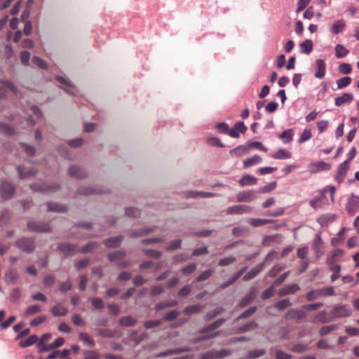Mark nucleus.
I'll use <instances>...</instances> for the list:
<instances>
[{
    "label": "nucleus",
    "mask_w": 359,
    "mask_h": 359,
    "mask_svg": "<svg viewBox=\"0 0 359 359\" xmlns=\"http://www.w3.org/2000/svg\"><path fill=\"white\" fill-rule=\"evenodd\" d=\"M353 311L349 305H339L333 308L331 314L334 318H346L352 315Z\"/></svg>",
    "instance_id": "obj_1"
},
{
    "label": "nucleus",
    "mask_w": 359,
    "mask_h": 359,
    "mask_svg": "<svg viewBox=\"0 0 359 359\" xmlns=\"http://www.w3.org/2000/svg\"><path fill=\"white\" fill-rule=\"evenodd\" d=\"M124 256L125 255L119 251L114 253H111L108 255L109 259L111 262H116V264L121 268L126 267L128 264V263L124 260Z\"/></svg>",
    "instance_id": "obj_2"
},
{
    "label": "nucleus",
    "mask_w": 359,
    "mask_h": 359,
    "mask_svg": "<svg viewBox=\"0 0 359 359\" xmlns=\"http://www.w3.org/2000/svg\"><path fill=\"white\" fill-rule=\"evenodd\" d=\"M330 169V165L324 161H316L309 165V170L312 173H316L323 170Z\"/></svg>",
    "instance_id": "obj_3"
},
{
    "label": "nucleus",
    "mask_w": 359,
    "mask_h": 359,
    "mask_svg": "<svg viewBox=\"0 0 359 359\" xmlns=\"http://www.w3.org/2000/svg\"><path fill=\"white\" fill-rule=\"evenodd\" d=\"M346 209L348 213H354L359 210V197L352 195L347 202Z\"/></svg>",
    "instance_id": "obj_4"
},
{
    "label": "nucleus",
    "mask_w": 359,
    "mask_h": 359,
    "mask_svg": "<svg viewBox=\"0 0 359 359\" xmlns=\"http://www.w3.org/2000/svg\"><path fill=\"white\" fill-rule=\"evenodd\" d=\"M16 245L27 252L32 251L34 248V242L30 238H22L17 241Z\"/></svg>",
    "instance_id": "obj_5"
},
{
    "label": "nucleus",
    "mask_w": 359,
    "mask_h": 359,
    "mask_svg": "<svg viewBox=\"0 0 359 359\" xmlns=\"http://www.w3.org/2000/svg\"><path fill=\"white\" fill-rule=\"evenodd\" d=\"M348 170V161L342 163L338 168L335 180L338 183H341L344 180L346 172Z\"/></svg>",
    "instance_id": "obj_6"
},
{
    "label": "nucleus",
    "mask_w": 359,
    "mask_h": 359,
    "mask_svg": "<svg viewBox=\"0 0 359 359\" xmlns=\"http://www.w3.org/2000/svg\"><path fill=\"white\" fill-rule=\"evenodd\" d=\"M251 211V208L248 205H233L231 207H229L226 210L227 214H243V213H248Z\"/></svg>",
    "instance_id": "obj_7"
},
{
    "label": "nucleus",
    "mask_w": 359,
    "mask_h": 359,
    "mask_svg": "<svg viewBox=\"0 0 359 359\" xmlns=\"http://www.w3.org/2000/svg\"><path fill=\"white\" fill-rule=\"evenodd\" d=\"M14 192L13 187L8 182H3L1 187V194L4 198H10Z\"/></svg>",
    "instance_id": "obj_8"
},
{
    "label": "nucleus",
    "mask_w": 359,
    "mask_h": 359,
    "mask_svg": "<svg viewBox=\"0 0 359 359\" xmlns=\"http://www.w3.org/2000/svg\"><path fill=\"white\" fill-rule=\"evenodd\" d=\"M343 253V250L339 249L334 250L327 259V264L332 265L336 262H340Z\"/></svg>",
    "instance_id": "obj_9"
},
{
    "label": "nucleus",
    "mask_w": 359,
    "mask_h": 359,
    "mask_svg": "<svg viewBox=\"0 0 359 359\" xmlns=\"http://www.w3.org/2000/svg\"><path fill=\"white\" fill-rule=\"evenodd\" d=\"M316 72L315 76L318 79H322L325 74L326 65L324 60L318 59L316 62Z\"/></svg>",
    "instance_id": "obj_10"
},
{
    "label": "nucleus",
    "mask_w": 359,
    "mask_h": 359,
    "mask_svg": "<svg viewBox=\"0 0 359 359\" xmlns=\"http://www.w3.org/2000/svg\"><path fill=\"white\" fill-rule=\"evenodd\" d=\"M255 198V194L252 191L240 192L236 196L237 201L239 202H248Z\"/></svg>",
    "instance_id": "obj_11"
},
{
    "label": "nucleus",
    "mask_w": 359,
    "mask_h": 359,
    "mask_svg": "<svg viewBox=\"0 0 359 359\" xmlns=\"http://www.w3.org/2000/svg\"><path fill=\"white\" fill-rule=\"evenodd\" d=\"M32 189L34 191L49 192L58 189L57 185H50L46 183H41L39 185L35 184L32 186Z\"/></svg>",
    "instance_id": "obj_12"
},
{
    "label": "nucleus",
    "mask_w": 359,
    "mask_h": 359,
    "mask_svg": "<svg viewBox=\"0 0 359 359\" xmlns=\"http://www.w3.org/2000/svg\"><path fill=\"white\" fill-rule=\"evenodd\" d=\"M346 27V24L343 20L335 21L330 27V31L333 34L341 32Z\"/></svg>",
    "instance_id": "obj_13"
},
{
    "label": "nucleus",
    "mask_w": 359,
    "mask_h": 359,
    "mask_svg": "<svg viewBox=\"0 0 359 359\" xmlns=\"http://www.w3.org/2000/svg\"><path fill=\"white\" fill-rule=\"evenodd\" d=\"M19 278V275L17 271L10 270L5 274V281L9 285H13L16 283Z\"/></svg>",
    "instance_id": "obj_14"
},
{
    "label": "nucleus",
    "mask_w": 359,
    "mask_h": 359,
    "mask_svg": "<svg viewBox=\"0 0 359 359\" xmlns=\"http://www.w3.org/2000/svg\"><path fill=\"white\" fill-rule=\"evenodd\" d=\"M299 289V287L297 285H290L280 290L278 294L280 296H285L287 294H294Z\"/></svg>",
    "instance_id": "obj_15"
},
{
    "label": "nucleus",
    "mask_w": 359,
    "mask_h": 359,
    "mask_svg": "<svg viewBox=\"0 0 359 359\" xmlns=\"http://www.w3.org/2000/svg\"><path fill=\"white\" fill-rule=\"evenodd\" d=\"M11 91L15 93V87L11 82L6 81L4 83L3 86L0 87V97H4L6 95V91Z\"/></svg>",
    "instance_id": "obj_16"
},
{
    "label": "nucleus",
    "mask_w": 359,
    "mask_h": 359,
    "mask_svg": "<svg viewBox=\"0 0 359 359\" xmlns=\"http://www.w3.org/2000/svg\"><path fill=\"white\" fill-rule=\"evenodd\" d=\"M353 99V96L348 93H344L343 95L335 98V105L341 106L344 104L350 102Z\"/></svg>",
    "instance_id": "obj_17"
},
{
    "label": "nucleus",
    "mask_w": 359,
    "mask_h": 359,
    "mask_svg": "<svg viewBox=\"0 0 359 359\" xmlns=\"http://www.w3.org/2000/svg\"><path fill=\"white\" fill-rule=\"evenodd\" d=\"M69 174L76 178H83L86 176L85 171L78 166H72L69 168Z\"/></svg>",
    "instance_id": "obj_18"
},
{
    "label": "nucleus",
    "mask_w": 359,
    "mask_h": 359,
    "mask_svg": "<svg viewBox=\"0 0 359 359\" xmlns=\"http://www.w3.org/2000/svg\"><path fill=\"white\" fill-rule=\"evenodd\" d=\"M256 183L257 179L250 175H243V177L239 180V184L242 187L255 184Z\"/></svg>",
    "instance_id": "obj_19"
},
{
    "label": "nucleus",
    "mask_w": 359,
    "mask_h": 359,
    "mask_svg": "<svg viewBox=\"0 0 359 359\" xmlns=\"http://www.w3.org/2000/svg\"><path fill=\"white\" fill-rule=\"evenodd\" d=\"M248 151V147L247 145H241L237 147L236 148L230 151V154L232 156H241L245 154Z\"/></svg>",
    "instance_id": "obj_20"
},
{
    "label": "nucleus",
    "mask_w": 359,
    "mask_h": 359,
    "mask_svg": "<svg viewBox=\"0 0 359 359\" xmlns=\"http://www.w3.org/2000/svg\"><path fill=\"white\" fill-rule=\"evenodd\" d=\"M262 161V157L257 155H255L251 158H246L243 161V165L245 168L250 167L257 163H259Z\"/></svg>",
    "instance_id": "obj_21"
},
{
    "label": "nucleus",
    "mask_w": 359,
    "mask_h": 359,
    "mask_svg": "<svg viewBox=\"0 0 359 359\" xmlns=\"http://www.w3.org/2000/svg\"><path fill=\"white\" fill-rule=\"evenodd\" d=\"M299 48L302 53L309 54L313 50V43L311 40H306L299 45Z\"/></svg>",
    "instance_id": "obj_22"
},
{
    "label": "nucleus",
    "mask_w": 359,
    "mask_h": 359,
    "mask_svg": "<svg viewBox=\"0 0 359 359\" xmlns=\"http://www.w3.org/2000/svg\"><path fill=\"white\" fill-rule=\"evenodd\" d=\"M335 55L337 58H341L346 56L348 53V50L343 45L337 44L335 48Z\"/></svg>",
    "instance_id": "obj_23"
},
{
    "label": "nucleus",
    "mask_w": 359,
    "mask_h": 359,
    "mask_svg": "<svg viewBox=\"0 0 359 359\" xmlns=\"http://www.w3.org/2000/svg\"><path fill=\"white\" fill-rule=\"evenodd\" d=\"M51 313L54 316H66L67 309L60 305H56L52 308Z\"/></svg>",
    "instance_id": "obj_24"
},
{
    "label": "nucleus",
    "mask_w": 359,
    "mask_h": 359,
    "mask_svg": "<svg viewBox=\"0 0 359 359\" xmlns=\"http://www.w3.org/2000/svg\"><path fill=\"white\" fill-rule=\"evenodd\" d=\"M41 310V307L39 305H31L27 307L25 312V316L29 317L39 313Z\"/></svg>",
    "instance_id": "obj_25"
},
{
    "label": "nucleus",
    "mask_w": 359,
    "mask_h": 359,
    "mask_svg": "<svg viewBox=\"0 0 359 359\" xmlns=\"http://www.w3.org/2000/svg\"><path fill=\"white\" fill-rule=\"evenodd\" d=\"M272 157L276 159H286L291 157V154L285 149H279Z\"/></svg>",
    "instance_id": "obj_26"
},
{
    "label": "nucleus",
    "mask_w": 359,
    "mask_h": 359,
    "mask_svg": "<svg viewBox=\"0 0 359 359\" xmlns=\"http://www.w3.org/2000/svg\"><path fill=\"white\" fill-rule=\"evenodd\" d=\"M313 250L318 254V256H320L323 254V242L319 236H318L313 245Z\"/></svg>",
    "instance_id": "obj_27"
},
{
    "label": "nucleus",
    "mask_w": 359,
    "mask_h": 359,
    "mask_svg": "<svg viewBox=\"0 0 359 359\" xmlns=\"http://www.w3.org/2000/svg\"><path fill=\"white\" fill-rule=\"evenodd\" d=\"M245 271V269H243L240 270L239 271H238L235 275H233V276L231 278V280H229L226 283L222 284L220 287L224 289V288L228 287L229 285L233 284L238 278H239L242 276V274L244 273Z\"/></svg>",
    "instance_id": "obj_28"
},
{
    "label": "nucleus",
    "mask_w": 359,
    "mask_h": 359,
    "mask_svg": "<svg viewBox=\"0 0 359 359\" xmlns=\"http://www.w3.org/2000/svg\"><path fill=\"white\" fill-rule=\"evenodd\" d=\"M122 241L121 237H114L105 241V245L107 247L114 248L117 247Z\"/></svg>",
    "instance_id": "obj_29"
},
{
    "label": "nucleus",
    "mask_w": 359,
    "mask_h": 359,
    "mask_svg": "<svg viewBox=\"0 0 359 359\" xmlns=\"http://www.w3.org/2000/svg\"><path fill=\"white\" fill-rule=\"evenodd\" d=\"M312 133L311 130L310 128H305L302 133L299 139V143H303L307 140H309L311 137Z\"/></svg>",
    "instance_id": "obj_30"
},
{
    "label": "nucleus",
    "mask_w": 359,
    "mask_h": 359,
    "mask_svg": "<svg viewBox=\"0 0 359 359\" xmlns=\"http://www.w3.org/2000/svg\"><path fill=\"white\" fill-rule=\"evenodd\" d=\"M48 208L50 211L55 212H65L67 210V208L65 205L53 203H48Z\"/></svg>",
    "instance_id": "obj_31"
},
{
    "label": "nucleus",
    "mask_w": 359,
    "mask_h": 359,
    "mask_svg": "<svg viewBox=\"0 0 359 359\" xmlns=\"http://www.w3.org/2000/svg\"><path fill=\"white\" fill-rule=\"evenodd\" d=\"M351 81V79L348 76L343 77L341 79H339L337 81V88L339 89L344 88L346 86H348Z\"/></svg>",
    "instance_id": "obj_32"
},
{
    "label": "nucleus",
    "mask_w": 359,
    "mask_h": 359,
    "mask_svg": "<svg viewBox=\"0 0 359 359\" xmlns=\"http://www.w3.org/2000/svg\"><path fill=\"white\" fill-rule=\"evenodd\" d=\"M135 323V319L130 316L123 317L120 319V324L123 326H133Z\"/></svg>",
    "instance_id": "obj_33"
},
{
    "label": "nucleus",
    "mask_w": 359,
    "mask_h": 359,
    "mask_svg": "<svg viewBox=\"0 0 359 359\" xmlns=\"http://www.w3.org/2000/svg\"><path fill=\"white\" fill-rule=\"evenodd\" d=\"M262 270V266H256L252 269L245 276L243 279L245 280H248L254 278L260 271Z\"/></svg>",
    "instance_id": "obj_34"
},
{
    "label": "nucleus",
    "mask_w": 359,
    "mask_h": 359,
    "mask_svg": "<svg viewBox=\"0 0 359 359\" xmlns=\"http://www.w3.org/2000/svg\"><path fill=\"white\" fill-rule=\"evenodd\" d=\"M37 339H38L37 336L35 334H33V335L30 336L27 340L21 341L20 346L22 347H27V346H32V344H34V343L36 342Z\"/></svg>",
    "instance_id": "obj_35"
},
{
    "label": "nucleus",
    "mask_w": 359,
    "mask_h": 359,
    "mask_svg": "<svg viewBox=\"0 0 359 359\" xmlns=\"http://www.w3.org/2000/svg\"><path fill=\"white\" fill-rule=\"evenodd\" d=\"M293 133L292 130H287L283 131L280 135V138L283 140L285 142L288 143L290 142L292 139Z\"/></svg>",
    "instance_id": "obj_36"
},
{
    "label": "nucleus",
    "mask_w": 359,
    "mask_h": 359,
    "mask_svg": "<svg viewBox=\"0 0 359 359\" xmlns=\"http://www.w3.org/2000/svg\"><path fill=\"white\" fill-rule=\"evenodd\" d=\"M60 250L66 255H71L75 251L74 246L69 244H62L59 247Z\"/></svg>",
    "instance_id": "obj_37"
},
{
    "label": "nucleus",
    "mask_w": 359,
    "mask_h": 359,
    "mask_svg": "<svg viewBox=\"0 0 359 359\" xmlns=\"http://www.w3.org/2000/svg\"><path fill=\"white\" fill-rule=\"evenodd\" d=\"M202 309L201 306L194 305L186 307L183 310V313L185 314H191L200 311Z\"/></svg>",
    "instance_id": "obj_38"
},
{
    "label": "nucleus",
    "mask_w": 359,
    "mask_h": 359,
    "mask_svg": "<svg viewBox=\"0 0 359 359\" xmlns=\"http://www.w3.org/2000/svg\"><path fill=\"white\" fill-rule=\"evenodd\" d=\"M336 329H337V326L334 325L323 326V327H321L320 329L319 334L321 336H324V335H326L328 333H330L331 331H333Z\"/></svg>",
    "instance_id": "obj_39"
},
{
    "label": "nucleus",
    "mask_w": 359,
    "mask_h": 359,
    "mask_svg": "<svg viewBox=\"0 0 359 359\" xmlns=\"http://www.w3.org/2000/svg\"><path fill=\"white\" fill-rule=\"evenodd\" d=\"M269 222V220L265 219H250L249 221V223L254 226H263Z\"/></svg>",
    "instance_id": "obj_40"
},
{
    "label": "nucleus",
    "mask_w": 359,
    "mask_h": 359,
    "mask_svg": "<svg viewBox=\"0 0 359 359\" xmlns=\"http://www.w3.org/2000/svg\"><path fill=\"white\" fill-rule=\"evenodd\" d=\"M28 228L38 231H46L48 230V226L45 225H39L36 223H29Z\"/></svg>",
    "instance_id": "obj_41"
},
{
    "label": "nucleus",
    "mask_w": 359,
    "mask_h": 359,
    "mask_svg": "<svg viewBox=\"0 0 359 359\" xmlns=\"http://www.w3.org/2000/svg\"><path fill=\"white\" fill-rule=\"evenodd\" d=\"M291 305L290 302L287 299H282L276 304V308L283 310Z\"/></svg>",
    "instance_id": "obj_42"
},
{
    "label": "nucleus",
    "mask_w": 359,
    "mask_h": 359,
    "mask_svg": "<svg viewBox=\"0 0 359 359\" xmlns=\"http://www.w3.org/2000/svg\"><path fill=\"white\" fill-rule=\"evenodd\" d=\"M79 338L81 341H83V342L88 344L90 346H93L94 344H95V342L94 341L90 339L88 334L86 333V332H81L79 334Z\"/></svg>",
    "instance_id": "obj_43"
},
{
    "label": "nucleus",
    "mask_w": 359,
    "mask_h": 359,
    "mask_svg": "<svg viewBox=\"0 0 359 359\" xmlns=\"http://www.w3.org/2000/svg\"><path fill=\"white\" fill-rule=\"evenodd\" d=\"M320 296H331L334 294V288L331 286L319 289Z\"/></svg>",
    "instance_id": "obj_44"
},
{
    "label": "nucleus",
    "mask_w": 359,
    "mask_h": 359,
    "mask_svg": "<svg viewBox=\"0 0 359 359\" xmlns=\"http://www.w3.org/2000/svg\"><path fill=\"white\" fill-rule=\"evenodd\" d=\"M32 62L34 65H36L37 67H39L41 69H46L47 68L46 62L44 60L39 58V57H36V56L32 58Z\"/></svg>",
    "instance_id": "obj_45"
},
{
    "label": "nucleus",
    "mask_w": 359,
    "mask_h": 359,
    "mask_svg": "<svg viewBox=\"0 0 359 359\" xmlns=\"http://www.w3.org/2000/svg\"><path fill=\"white\" fill-rule=\"evenodd\" d=\"M338 69L341 73L347 74L351 73V66L348 63H341L339 65Z\"/></svg>",
    "instance_id": "obj_46"
},
{
    "label": "nucleus",
    "mask_w": 359,
    "mask_h": 359,
    "mask_svg": "<svg viewBox=\"0 0 359 359\" xmlns=\"http://www.w3.org/2000/svg\"><path fill=\"white\" fill-rule=\"evenodd\" d=\"M37 346L39 347V353L46 352L53 349L51 344L46 345L43 341H39L37 344Z\"/></svg>",
    "instance_id": "obj_47"
},
{
    "label": "nucleus",
    "mask_w": 359,
    "mask_h": 359,
    "mask_svg": "<svg viewBox=\"0 0 359 359\" xmlns=\"http://www.w3.org/2000/svg\"><path fill=\"white\" fill-rule=\"evenodd\" d=\"M218 352L216 351H211L203 354L201 357V359H217Z\"/></svg>",
    "instance_id": "obj_48"
},
{
    "label": "nucleus",
    "mask_w": 359,
    "mask_h": 359,
    "mask_svg": "<svg viewBox=\"0 0 359 359\" xmlns=\"http://www.w3.org/2000/svg\"><path fill=\"white\" fill-rule=\"evenodd\" d=\"M30 59V53L28 51H22L20 53V60L24 65H28Z\"/></svg>",
    "instance_id": "obj_49"
},
{
    "label": "nucleus",
    "mask_w": 359,
    "mask_h": 359,
    "mask_svg": "<svg viewBox=\"0 0 359 359\" xmlns=\"http://www.w3.org/2000/svg\"><path fill=\"white\" fill-rule=\"evenodd\" d=\"M291 318H302L306 316V313L301 310L291 311L288 313Z\"/></svg>",
    "instance_id": "obj_50"
},
{
    "label": "nucleus",
    "mask_w": 359,
    "mask_h": 359,
    "mask_svg": "<svg viewBox=\"0 0 359 359\" xmlns=\"http://www.w3.org/2000/svg\"><path fill=\"white\" fill-rule=\"evenodd\" d=\"M196 269V264H189L182 269V273L189 275L193 273Z\"/></svg>",
    "instance_id": "obj_51"
},
{
    "label": "nucleus",
    "mask_w": 359,
    "mask_h": 359,
    "mask_svg": "<svg viewBox=\"0 0 359 359\" xmlns=\"http://www.w3.org/2000/svg\"><path fill=\"white\" fill-rule=\"evenodd\" d=\"M16 318L15 316H11L8 320L0 324V330H4L8 327L13 323L15 322Z\"/></svg>",
    "instance_id": "obj_52"
},
{
    "label": "nucleus",
    "mask_w": 359,
    "mask_h": 359,
    "mask_svg": "<svg viewBox=\"0 0 359 359\" xmlns=\"http://www.w3.org/2000/svg\"><path fill=\"white\" fill-rule=\"evenodd\" d=\"M247 147H248V149L250 148H258L263 151H267V149L265 147H264L259 142H250L248 144H247Z\"/></svg>",
    "instance_id": "obj_53"
},
{
    "label": "nucleus",
    "mask_w": 359,
    "mask_h": 359,
    "mask_svg": "<svg viewBox=\"0 0 359 359\" xmlns=\"http://www.w3.org/2000/svg\"><path fill=\"white\" fill-rule=\"evenodd\" d=\"M126 213L130 217H139L140 211L138 209L134 208H127L126 209Z\"/></svg>",
    "instance_id": "obj_54"
},
{
    "label": "nucleus",
    "mask_w": 359,
    "mask_h": 359,
    "mask_svg": "<svg viewBox=\"0 0 359 359\" xmlns=\"http://www.w3.org/2000/svg\"><path fill=\"white\" fill-rule=\"evenodd\" d=\"M161 323V320H148V321L144 322V327L146 329H150V328L160 325Z\"/></svg>",
    "instance_id": "obj_55"
},
{
    "label": "nucleus",
    "mask_w": 359,
    "mask_h": 359,
    "mask_svg": "<svg viewBox=\"0 0 359 359\" xmlns=\"http://www.w3.org/2000/svg\"><path fill=\"white\" fill-rule=\"evenodd\" d=\"M311 0H299L297 3V13H299L302 10H304L308 4L310 3Z\"/></svg>",
    "instance_id": "obj_56"
},
{
    "label": "nucleus",
    "mask_w": 359,
    "mask_h": 359,
    "mask_svg": "<svg viewBox=\"0 0 359 359\" xmlns=\"http://www.w3.org/2000/svg\"><path fill=\"white\" fill-rule=\"evenodd\" d=\"M276 185V183L275 182H272L266 186L261 187L259 190V192H261V193L269 192L275 189Z\"/></svg>",
    "instance_id": "obj_57"
},
{
    "label": "nucleus",
    "mask_w": 359,
    "mask_h": 359,
    "mask_svg": "<svg viewBox=\"0 0 359 359\" xmlns=\"http://www.w3.org/2000/svg\"><path fill=\"white\" fill-rule=\"evenodd\" d=\"M46 320V316H39L37 318H35L34 319H33L29 325L32 327H34V326H36L41 323H43V322H45Z\"/></svg>",
    "instance_id": "obj_58"
},
{
    "label": "nucleus",
    "mask_w": 359,
    "mask_h": 359,
    "mask_svg": "<svg viewBox=\"0 0 359 359\" xmlns=\"http://www.w3.org/2000/svg\"><path fill=\"white\" fill-rule=\"evenodd\" d=\"M212 273H213L212 270L205 271L200 276H198L197 281L200 282V281L206 280L212 275Z\"/></svg>",
    "instance_id": "obj_59"
},
{
    "label": "nucleus",
    "mask_w": 359,
    "mask_h": 359,
    "mask_svg": "<svg viewBox=\"0 0 359 359\" xmlns=\"http://www.w3.org/2000/svg\"><path fill=\"white\" fill-rule=\"evenodd\" d=\"M235 261H236V258L233 257H226L224 259H221L219 262V266H226V265L233 263Z\"/></svg>",
    "instance_id": "obj_60"
},
{
    "label": "nucleus",
    "mask_w": 359,
    "mask_h": 359,
    "mask_svg": "<svg viewBox=\"0 0 359 359\" xmlns=\"http://www.w3.org/2000/svg\"><path fill=\"white\" fill-rule=\"evenodd\" d=\"M319 297H321V296H320V293L319 292V289H318V290H316L311 291V292H309V293H308V294H307V299H308V300H309V301L316 299H318Z\"/></svg>",
    "instance_id": "obj_61"
},
{
    "label": "nucleus",
    "mask_w": 359,
    "mask_h": 359,
    "mask_svg": "<svg viewBox=\"0 0 359 359\" xmlns=\"http://www.w3.org/2000/svg\"><path fill=\"white\" fill-rule=\"evenodd\" d=\"M180 313L177 311H172L169 313H168L165 316H164V320H167V321H169V320H172L175 318H176L178 316H179Z\"/></svg>",
    "instance_id": "obj_62"
},
{
    "label": "nucleus",
    "mask_w": 359,
    "mask_h": 359,
    "mask_svg": "<svg viewBox=\"0 0 359 359\" xmlns=\"http://www.w3.org/2000/svg\"><path fill=\"white\" fill-rule=\"evenodd\" d=\"M276 359H291L292 355L284 353L282 351H277L276 353Z\"/></svg>",
    "instance_id": "obj_63"
},
{
    "label": "nucleus",
    "mask_w": 359,
    "mask_h": 359,
    "mask_svg": "<svg viewBox=\"0 0 359 359\" xmlns=\"http://www.w3.org/2000/svg\"><path fill=\"white\" fill-rule=\"evenodd\" d=\"M85 359H99V355L93 351H87L85 353Z\"/></svg>",
    "instance_id": "obj_64"
}]
</instances>
